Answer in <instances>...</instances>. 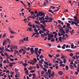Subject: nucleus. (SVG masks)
<instances>
[{"label":"nucleus","mask_w":79,"mask_h":79,"mask_svg":"<svg viewBox=\"0 0 79 79\" xmlns=\"http://www.w3.org/2000/svg\"><path fill=\"white\" fill-rule=\"evenodd\" d=\"M46 33L47 34V35H48V37H49V38H51V37H53L54 36L53 35L51 34L49 35V34L47 32H46Z\"/></svg>","instance_id":"1"},{"label":"nucleus","mask_w":79,"mask_h":79,"mask_svg":"<svg viewBox=\"0 0 79 79\" xmlns=\"http://www.w3.org/2000/svg\"><path fill=\"white\" fill-rule=\"evenodd\" d=\"M44 17H45V15H44L41 18L40 17H39V21H40V20H41L40 21H44Z\"/></svg>","instance_id":"2"},{"label":"nucleus","mask_w":79,"mask_h":79,"mask_svg":"<svg viewBox=\"0 0 79 79\" xmlns=\"http://www.w3.org/2000/svg\"><path fill=\"white\" fill-rule=\"evenodd\" d=\"M44 17H45V15H44L41 18L40 17H39V21H40V20H41L40 21H44Z\"/></svg>","instance_id":"3"},{"label":"nucleus","mask_w":79,"mask_h":79,"mask_svg":"<svg viewBox=\"0 0 79 79\" xmlns=\"http://www.w3.org/2000/svg\"><path fill=\"white\" fill-rule=\"evenodd\" d=\"M38 15L40 16H42L44 15V13H42V12H39V14H38Z\"/></svg>","instance_id":"4"},{"label":"nucleus","mask_w":79,"mask_h":79,"mask_svg":"<svg viewBox=\"0 0 79 79\" xmlns=\"http://www.w3.org/2000/svg\"><path fill=\"white\" fill-rule=\"evenodd\" d=\"M60 30L61 31H62L63 34H65V31L63 30V28L62 27H61L60 28Z\"/></svg>","instance_id":"5"},{"label":"nucleus","mask_w":79,"mask_h":79,"mask_svg":"<svg viewBox=\"0 0 79 79\" xmlns=\"http://www.w3.org/2000/svg\"><path fill=\"white\" fill-rule=\"evenodd\" d=\"M33 49H34L33 48H31L30 49V52H31V54H33L34 53V50Z\"/></svg>","instance_id":"6"},{"label":"nucleus","mask_w":79,"mask_h":79,"mask_svg":"<svg viewBox=\"0 0 79 79\" xmlns=\"http://www.w3.org/2000/svg\"><path fill=\"white\" fill-rule=\"evenodd\" d=\"M34 31L36 32L35 33L36 35H40L39 33H38V31H37V30L36 28H34Z\"/></svg>","instance_id":"7"},{"label":"nucleus","mask_w":79,"mask_h":79,"mask_svg":"<svg viewBox=\"0 0 79 79\" xmlns=\"http://www.w3.org/2000/svg\"><path fill=\"white\" fill-rule=\"evenodd\" d=\"M11 47L13 49H18V48H17V46H14V45H12L11 46Z\"/></svg>","instance_id":"8"},{"label":"nucleus","mask_w":79,"mask_h":79,"mask_svg":"<svg viewBox=\"0 0 79 79\" xmlns=\"http://www.w3.org/2000/svg\"><path fill=\"white\" fill-rule=\"evenodd\" d=\"M65 31L66 34H68V32H69V28L68 27H67Z\"/></svg>","instance_id":"9"},{"label":"nucleus","mask_w":79,"mask_h":79,"mask_svg":"<svg viewBox=\"0 0 79 79\" xmlns=\"http://www.w3.org/2000/svg\"><path fill=\"white\" fill-rule=\"evenodd\" d=\"M24 40L21 39L19 41V44H23L24 43Z\"/></svg>","instance_id":"10"},{"label":"nucleus","mask_w":79,"mask_h":79,"mask_svg":"<svg viewBox=\"0 0 79 79\" xmlns=\"http://www.w3.org/2000/svg\"><path fill=\"white\" fill-rule=\"evenodd\" d=\"M28 39H29V37H27L26 38H24L23 39V40H24L25 41H29V40H28Z\"/></svg>","instance_id":"11"},{"label":"nucleus","mask_w":79,"mask_h":79,"mask_svg":"<svg viewBox=\"0 0 79 79\" xmlns=\"http://www.w3.org/2000/svg\"><path fill=\"white\" fill-rule=\"evenodd\" d=\"M41 36V37H42L43 38H44V36H47V35L46 33H44V34H42Z\"/></svg>","instance_id":"12"},{"label":"nucleus","mask_w":79,"mask_h":79,"mask_svg":"<svg viewBox=\"0 0 79 79\" xmlns=\"http://www.w3.org/2000/svg\"><path fill=\"white\" fill-rule=\"evenodd\" d=\"M35 52H38V51H39V48H35Z\"/></svg>","instance_id":"13"},{"label":"nucleus","mask_w":79,"mask_h":79,"mask_svg":"<svg viewBox=\"0 0 79 79\" xmlns=\"http://www.w3.org/2000/svg\"><path fill=\"white\" fill-rule=\"evenodd\" d=\"M40 22L41 23H43V24L44 25H45V26L46 25V24H45V21H40Z\"/></svg>","instance_id":"14"},{"label":"nucleus","mask_w":79,"mask_h":79,"mask_svg":"<svg viewBox=\"0 0 79 79\" xmlns=\"http://www.w3.org/2000/svg\"><path fill=\"white\" fill-rule=\"evenodd\" d=\"M35 23L37 24H38V25L39 24H40V22L38 21H35Z\"/></svg>","instance_id":"15"},{"label":"nucleus","mask_w":79,"mask_h":79,"mask_svg":"<svg viewBox=\"0 0 79 79\" xmlns=\"http://www.w3.org/2000/svg\"><path fill=\"white\" fill-rule=\"evenodd\" d=\"M52 73L50 74L51 77H54V74H55V72H53V71H52Z\"/></svg>","instance_id":"16"},{"label":"nucleus","mask_w":79,"mask_h":79,"mask_svg":"<svg viewBox=\"0 0 79 79\" xmlns=\"http://www.w3.org/2000/svg\"><path fill=\"white\" fill-rule=\"evenodd\" d=\"M49 20H48V22H52V20H53V18H49Z\"/></svg>","instance_id":"17"},{"label":"nucleus","mask_w":79,"mask_h":79,"mask_svg":"<svg viewBox=\"0 0 79 79\" xmlns=\"http://www.w3.org/2000/svg\"><path fill=\"white\" fill-rule=\"evenodd\" d=\"M51 71L52 70L50 69H49L48 70V73L49 75H50V74H51Z\"/></svg>","instance_id":"18"},{"label":"nucleus","mask_w":79,"mask_h":79,"mask_svg":"<svg viewBox=\"0 0 79 79\" xmlns=\"http://www.w3.org/2000/svg\"><path fill=\"white\" fill-rule=\"evenodd\" d=\"M58 74H59L60 75H63V72L61 71H60L58 72Z\"/></svg>","instance_id":"19"},{"label":"nucleus","mask_w":79,"mask_h":79,"mask_svg":"<svg viewBox=\"0 0 79 79\" xmlns=\"http://www.w3.org/2000/svg\"><path fill=\"white\" fill-rule=\"evenodd\" d=\"M14 51H15V52H14L15 55H16L17 53H18V51L16 50H15Z\"/></svg>","instance_id":"20"},{"label":"nucleus","mask_w":79,"mask_h":79,"mask_svg":"<svg viewBox=\"0 0 79 79\" xmlns=\"http://www.w3.org/2000/svg\"><path fill=\"white\" fill-rule=\"evenodd\" d=\"M74 30H72V31H69V32H70L71 35H73V33H74Z\"/></svg>","instance_id":"21"},{"label":"nucleus","mask_w":79,"mask_h":79,"mask_svg":"<svg viewBox=\"0 0 79 79\" xmlns=\"http://www.w3.org/2000/svg\"><path fill=\"white\" fill-rule=\"evenodd\" d=\"M6 44V41H4L3 43V45L4 46Z\"/></svg>","instance_id":"22"},{"label":"nucleus","mask_w":79,"mask_h":79,"mask_svg":"<svg viewBox=\"0 0 79 79\" xmlns=\"http://www.w3.org/2000/svg\"><path fill=\"white\" fill-rule=\"evenodd\" d=\"M62 39V37H61V36H60L59 37V40L60 42H62V40H61Z\"/></svg>","instance_id":"23"},{"label":"nucleus","mask_w":79,"mask_h":79,"mask_svg":"<svg viewBox=\"0 0 79 79\" xmlns=\"http://www.w3.org/2000/svg\"><path fill=\"white\" fill-rule=\"evenodd\" d=\"M73 18L75 19V20H74L75 21H76V20L77 19V17L76 16H75L74 17H73Z\"/></svg>","instance_id":"24"},{"label":"nucleus","mask_w":79,"mask_h":79,"mask_svg":"<svg viewBox=\"0 0 79 79\" xmlns=\"http://www.w3.org/2000/svg\"><path fill=\"white\" fill-rule=\"evenodd\" d=\"M65 52H71V50L69 49H67L65 50Z\"/></svg>","instance_id":"25"},{"label":"nucleus","mask_w":79,"mask_h":79,"mask_svg":"<svg viewBox=\"0 0 79 79\" xmlns=\"http://www.w3.org/2000/svg\"><path fill=\"white\" fill-rule=\"evenodd\" d=\"M65 69L66 71H67V70H69V67H68V65H66L65 66Z\"/></svg>","instance_id":"26"},{"label":"nucleus","mask_w":79,"mask_h":79,"mask_svg":"<svg viewBox=\"0 0 79 79\" xmlns=\"http://www.w3.org/2000/svg\"><path fill=\"white\" fill-rule=\"evenodd\" d=\"M44 58V56L43 55H41L40 56V59H42V58Z\"/></svg>","instance_id":"27"},{"label":"nucleus","mask_w":79,"mask_h":79,"mask_svg":"<svg viewBox=\"0 0 79 79\" xmlns=\"http://www.w3.org/2000/svg\"><path fill=\"white\" fill-rule=\"evenodd\" d=\"M32 27H30V28H28V29L30 31H31V32L32 31Z\"/></svg>","instance_id":"28"},{"label":"nucleus","mask_w":79,"mask_h":79,"mask_svg":"<svg viewBox=\"0 0 79 79\" xmlns=\"http://www.w3.org/2000/svg\"><path fill=\"white\" fill-rule=\"evenodd\" d=\"M62 40H66V38L65 37V36H62Z\"/></svg>","instance_id":"29"},{"label":"nucleus","mask_w":79,"mask_h":79,"mask_svg":"<svg viewBox=\"0 0 79 79\" xmlns=\"http://www.w3.org/2000/svg\"><path fill=\"white\" fill-rule=\"evenodd\" d=\"M49 12H51V13H52V14H54V12H53V10H48Z\"/></svg>","instance_id":"30"},{"label":"nucleus","mask_w":79,"mask_h":79,"mask_svg":"<svg viewBox=\"0 0 79 79\" xmlns=\"http://www.w3.org/2000/svg\"><path fill=\"white\" fill-rule=\"evenodd\" d=\"M63 63H66V59L64 58V59Z\"/></svg>","instance_id":"31"},{"label":"nucleus","mask_w":79,"mask_h":79,"mask_svg":"<svg viewBox=\"0 0 79 79\" xmlns=\"http://www.w3.org/2000/svg\"><path fill=\"white\" fill-rule=\"evenodd\" d=\"M45 19H47L48 20V15H46V17L45 18Z\"/></svg>","instance_id":"32"},{"label":"nucleus","mask_w":79,"mask_h":79,"mask_svg":"<svg viewBox=\"0 0 79 79\" xmlns=\"http://www.w3.org/2000/svg\"><path fill=\"white\" fill-rule=\"evenodd\" d=\"M33 62H34V60H31V61L30 62V63L32 64L33 65H34V64H33Z\"/></svg>","instance_id":"33"},{"label":"nucleus","mask_w":79,"mask_h":79,"mask_svg":"<svg viewBox=\"0 0 79 79\" xmlns=\"http://www.w3.org/2000/svg\"><path fill=\"white\" fill-rule=\"evenodd\" d=\"M70 68L72 69H73V68L74 67L73 66V65H70Z\"/></svg>","instance_id":"34"},{"label":"nucleus","mask_w":79,"mask_h":79,"mask_svg":"<svg viewBox=\"0 0 79 79\" xmlns=\"http://www.w3.org/2000/svg\"><path fill=\"white\" fill-rule=\"evenodd\" d=\"M51 39H52V40H51V42H54L55 39H54V38H51Z\"/></svg>","instance_id":"35"},{"label":"nucleus","mask_w":79,"mask_h":79,"mask_svg":"<svg viewBox=\"0 0 79 79\" xmlns=\"http://www.w3.org/2000/svg\"><path fill=\"white\" fill-rule=\"evenodd\" d=\"M44 68H48V66H47V65H44Z\"/></svg>","instance_id":"36"},{"label":"nucleus","mask_w":79,"mask_h":79,"mask_svg":"<svg viewBox=\"0 0 79 79\" xmlns=\"http://www.w3.org/2000/svg\"><path fill=\"white\" fill-rule=\"evenodd\" d=\"M43 69L44 70V71H45V72H47V69H45V68H43Z\"/></svg>","instance_id":"37"},{"label":"nucleus","mask_w":79,"mask_h":79,"mask_svg":"<svg viewBox=\"0 0 79 79\" xmlns=\"http://www.w3.org/2000/svg\"><path fill=\"white\" fill-rule=\"evenodd\" d=\"M67 27H69V26H70V24H69V23H67Z\"/></svg>","instance_id":"38"},{"label":"nucleus","mask_w":79,"mask_h":79,"mask_svg":"<svg viewBox=\"0 0 79 79\" xmlns=\"http://www.w3.org/2000/svg\"><path fill=\"white\" fill-rule=\"evenodd\" d=\"M43 29V31H44V32H45V31H47V29H45V28L44 27Z\"/></svg>","instance_id":"39"},{"label":"nucleus","mask_w":79,"mask_h":79,"mask_svg":"<svg viewBox=\"0 0 79 79\" xmlns=\"http://www.w3.org/2000/svg\"><path fill=\"white\" fill-rule=\"evenodd\" d=\"M6 40H7V41H8L9 42V43H10V42H11V41L10 40V39H6Z\"/></svg>","instance_id":"40"},{"label":"nucleus","mask_w":79,"mask_h":79,"mask_svg":"<svg viewBox=\"0 0 79 79\" xmlns=\"http://www.w3.org/2000/svg\"><path fill=\"white\" fill-rule=\"evenodd\" d=\"M35 27H36V28H37L38 29H39L40 27L37 25H35Z\"/></svg>","instance_id":"41"},{"label":"nucleus","mask_w":79,"mask_h":79,"mask_svg":"<svg viewBox=\"0 0 79 79\" xmlns=\"http://www.w3.org/2000/svg\"><path fill=\"white\" fill-rule=\"evenodd\" d=\"M36 65L37 66V67L38 69H39V68H40V67H39V64H36Z\"/></svg>","instance_id":"42"},{"label":"nucleus","mask_w":79,"mask_h":79,"mask_svg":"<svg viewBox=\"0 0 79 79\" xmlns=\"http://www.w3.org/2000/svg\"><path fill=\"white\" fill-rule=\"evenodd\" d=\"M69 56H73V53H70L69 54Z\"/></svg>","instance_id":"43"},{"label":"nucleus","mask_w":79,"mask_h":79,"mask_svg":"<svg viewBox=\"0 0 79 79\" xmlns=\"http://www.w3.org/2000/svg\"><path fill=\"white\" fill-rule=\"evenodd\" d=\"M4 49H5L4 47H3L2 48L0 47V50H4Z\"/></svg>","instance_id":"44"},{"label":"nucleus","mask_w":79,"mask_h":79,"mask_svg":"<svg viewBox=\"0 0 79 79\" xmlns=\"http://www.w3.org/2000/svg\"><path fill=\"white\" fill-rule=\"evenodd\" d=\"M45 78H47L48 77V75H45V76H44Z\"/></svg>","instance_id":"45"},{"label":"nucleus","mask_w":79,"mask_h":79,"mask_svg":"<svg viewBox=\"0 0 79 79\" xmlns=\"http://www.w3.org/2000/svg\"><path fill=\"white\" fill-rule=\"evenodd\" d=\"M44 63L45 64H46V65H47V66H48L49 64H48V63L47 62H45Z\"/></svg>","instance_id":"46"},{"label":"nucleus","mask_w":79,"mask_h":79,"mask_svg":"<svg viewBox=\"0 0 79 79\" xmlns=\"http://www.w3.org/2000/svg\"><path fill=\"white\" fill-rule=\"evenodd\" d=\"M71 22L72 23V24H73V25H74V24H75V20H74V22H73V21H71Z\"/></svg>","instance_id":"47"},{"label":"nucleus","mask_w":79,"mask_h":79,"mask_svg":"<svg viewBox=\"0 0 79 79\" xmlns=\"http://www.w3.org/2000/svg\"><path fill=\"white\" fill-rule=\"evenodd\" d=\"M75 21V24L76 26H77V25H78V24H77V23H76V21Z\"/></svg>","instance_id":"48"},{"label":"nucleus","mask_w":79,"mask_h":79,"mask_svg":"<svg viewBox=\"0 0 79 79\" xmlns=\"http://www.w3.org/2000/svg\"><path fill=\"white\" fill-rule=\"evenodd\" d=\"M40 26H41V27H42V29H43V28H44V25H43L40 24Z\"/></svg>","instance_id":"49"},{"label":"nucleus","mask_w":79,"mask_h":79,"mask_svg":"<svg viewBox=\"0 0 79 79\" xmlns=\"http://www.w3.org/2000/svg\"><path fill=\"white\" fill-rule=\"evenodd\" d=\"M39 64H40H40H43V62H42V61H40V60H39Z\"/></svg>","instance_id":"50"},{"label":"nucleus","mask_w":79,"mask_h":79,"mask_svg":"<svg viewBox=\"0 0 79 79\" xmlns=\"http://www.w3.org/2000/svg\"><path fill=\"white\" fill-rule=\"evenodd\" d=\"M70 78L71 79H75V77H74L73 76H72Z\"/></svg>","instance_id":"51"},{"label":"nucleus","mask_w":79,"mask_h":79,"mask_svg":"<svg viewBox=\"0 0 79 79\" xmlns=\"http://www.w3.org/2000/svg\"><path fill=\"white\" fill-rule=\"evenodd\" d=\"M35 72V70H31L30 72V73H33Z\"/></svg>","instance_id":"52"},{"label":"nucleus","mask_w":79,"mask_h":79,"mask_svg":"<svg viewBox=\"0 0 79 79\" xmlns=\"http://www.w3.org/2000/svg\"><path fill=\"white\" fill-rule=\"evenodd\" d=\"M33 28H35V29H36V27H35V24H33Z\"/></svg>","instance_id":"53"},{"label":"nucleus","mask_w":79,"mask_h":79,"mask_svg":"<svg viewBox=\"0 0 79 79\" xmlns=\"http://www.w3.org/2000/svg\"><path fill=\"white\" fill-rule=\"evenodd\" d=\"M50 7L51 8H52V9H55V7L53 6H50Z\"/></svg>","instance_id":"54"},{"label":"nucleus","mask_w":79,"mask_h":79,"mask_svg":"<svg viewBox=\"0 0 79 79\" xmlns=\"http://www.w3.org/2000/svg\"><path fill=\"white\" fill-rule=\"evenodd\" d=\"M30 49H31V48L30 47H28L27 48V50L28 51V50H30Z\"/></svg>","instance_id":"55"},{"label":"nucleus","mask_w":79,"mask_h":79,"mask_svg":"<svg viewBox=\"0 0 79 79\" xmlns=\"http://www.w3.org/2000/svg\"><path fill=\"white\" fill-rule=\"evenodd\" d=\"M39 66H41V68H43V65H42L39 63Z\"/></svg>","instance_id":"56"},{"label":"nucleus","mask_w":79,"mask_h":79,"mask_svg":"<svg viewBox=\"0 0 79 79\" xmlns=\"http://www.w3.org/2000/svg\"><path fill=\"white\" fill-rule=\"evenodd\" d=\"M22 65L23 66H24L25 67H26V63H25V64L24 63H23V64H22Z\"/></svg>","instance_id":"57"},{"label":"nucleus","mask_w":79,"mask_h":79,"mask_svg":"<svg viewBox=\"0 0 79 79\" xmlns=\"http://www.w3.org/2000/svg\"><path fill=\"white\" fill-rule=\"evenodd\" d=\"M11 34H15V32L14 31H11V32H10Z\"/></svg>","instance_id":"58"},{"label":"nucleus","mask_w":79,"mask_h":79,"mask_svg":"<svg viewBox=\"0 0 79 79\" xmlns=\"http://www.w3.org/2000/svg\"><path fill=\"white\" fill-rule=\"evenodd\" d=\"M74 44H72L71 45V47L72 48H73V47H74Z\"/></svg>","instance_id":"59"},{"label":"nucleus","mask_w":79,"mask_h":79,"mask_svg":"<svg viewBox=\"0 0 79 79\" xmlns=\"http://www.w3.org/2000/svg\"><path fill=\"white\" fill-rule=\"evenodd\" d=\"M13 48L11 47V48H10V50L11 52H13Z\"/></svg>","instance_id":"60"},{"label":"nucleus","mask_w":79,"mask_h":79,"mask_svg":"<svg viewBox=\"0 0 79 79\" xmlns=\"http://www.w3.org/2000/svg\"><path fill=\"white\" fill-rule=\"evenodd\" d=\"M76 21H77V23H79V20H78L77 19L76 20Z\"/></svg>","instance_id":"61"},{"label":"nucleus","mask_w":79,"mask_h":79,"mask_svg":"<svg viewBox=\"0 0 79 79\" xmlns=\"http://www.w3.org/2000/svg\"><path fill=\"white\" fill-rule=\"evenodd\" d=\"M19 52L20 53H22V51L21 50V49H20L19 51Z\"/></svg>","instance_id":"62"},{"label":"nucleus","mask_w":79,"mask_h":79,"mask_svg":"<svg viewBox=\"0 0 79 79\" xmlns=\"http://www.w3.org/2000/svg\"><path fill=\"white\" fill-rule=\"evenodd\" d=\"M26 51H24L23 53V55H24L25 54H26Z\"/></svg>","instance_id":"63"},{"label":"nucleus","mask_w":79,"mask_h":79,"mask_svg":"<svg viewBox=\"0 0 79 79\" xmlns=\"http://www.w3.org/2000/svg\"><path fill=\"white\" fill-rule=\"evenodd\" d=\"M73 66H74L75 68H76V67L77 66H76V64L75 63L73 64Z\"/></svg>","instance_id":"64"}]
</instances>
